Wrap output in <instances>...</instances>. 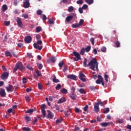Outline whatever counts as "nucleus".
Returning <instances> with one entry per match:
<instances>
[{
    "mask_svg": "<svg viewBox=\"0 0 131 131\" xmlns=\"http://www.w3.org/2000/svg\"><path fill=\"white\" fill-rule=\"evenodd\" d=\"M70 98L72 99V100H75V99H76V95L74 93L70 94Z\"/></svg>",
    "mask_w": 131,
    "mask_h": 131,
    "instance_id": "4be33fe9",
    "label": "nucleus"
},
{
    "mask_svg": "<svg viewBox=\"0 0 131 131\" xmlns=\"http://www.w3.org/2000/svg\"><path fill=\"white\" fill-rule=\"evenodd\" d=\"M16 22L19 27H23V25L22 24V21L21 20V18L20 17H17L16 19Z\"/></svg>",
    "mask_w": 131,
    "mask_h": 131,
    "instance_id": "1a4fd4ad",
    "label": "nucleus"
},
{
    "mask_svg": "<svg viewBox=\"0 0 131 131\" xmlns=\"http://www.w3.org/2000/svg\"><path fill=\"white\" fill-rule=\"evenodd\" d=\"M85 77V75L82 73L81 72H79V79L82 81H85V78H83Z\"/></svg>",
    "mask_w": 131,
    "mask_h": 131,
    "instance_id": "39448f33",
    "label": "nucleus"
},
{
    "mask_svg": "<svg viewBox=\"0 0 131 131\" xmlns=\"http://www.w3.org/2000/svg\"><path fill=\"white\" fill-rule=\"evenodd\" d=\"M42 13V11L40 10H37V14H38V15H41Z\"/></svg>",
    "mask_w": 131,
    "mask_h": 131,
    "instance_id": "052dcab7",
    "label": "nucleus"
},
{
    "mask_svg": "<svg viewBox=\"0 0 131 131\" xmlns=\"http://www.w3.org/2000/svg\"><path fill=\"white\" fill-rule=\"evenodd\" d=\"M38 45L39 44H37V43H34L33 45L34 48H35V49H38V50H39V51H40L42 49V46H39Z\"/></svg>",
    "mask_w": 131,
    "mask_h": 131,
    "instance_id": "2eb2a0df",
    "label": "nucleus"
},
{
    "mask_svg": "<svg viewBox=\"0 0 131 131\" xmlns=\"http://www.w3.org/2000/svg\"><path fill=\"white\" fill-rule=\"evenodd\" d=\"M88 59L86 58H84L83 60V66L84 67H88Z\"/></svg>",
    "mask_w": 131,
    "mask_h": 131,
    "instance_id": "b1692460",
    "label": "nucleus"
},
{
    "mask_svg": "<svg viewBox=\"0 0 131 131\" xmlns=\"http://www.w3.org/2000/svg\"><path fill=\"white\" fill-rule=\"evenodd\" d=\"M99 63L97 61L96 58H93L88 64V67H90V69L93 71H99Z\"/></svg>",
    "mask_w": 131,
    "mask_h": 131,
    "instance_id": "f257e3e1",
    "label": "nucleus"
},
{
    "mask_svg": "<svg viewBox=\"0 0 131 131\" xmlns=\"http://www.w3.org/2000/svg\"><path fill=\"white\" fill-rule=\"evenodd\" d=\"M37 43L38 45H42V41H41V40H37Z\"/></svg>",
    "mask_w": 131,
    "mask_h": 131,
    "instance_id": "680f3d73",
    "label": "nucleus"
},
{
    "mask_svg": "<svg viewBox=\"0 0 131 131\" xmlns=\"http://www.w3.org/2000/svg\"><path fill=\"white\" fill-rule=\"evenodd\" d=\"M110 111V109L108 107H106V108H104L103 113L106 114L108 113Z\"/></svg>",
    "mask_w": 131,
    "mask_h": 131,
    "instance_id": "c85d7f7f",
    "label": "nucleus"
},
{
    "mask_svg": "<svg viewBox=\"0 0 131 131\" xmlns=\"http://www.w3.org/2000/svg\"><path fill=\"white\" fill-rule=\"evenodd\" d=\"M103 79H104L103 78V77H102V76L99 75L98 79L96 80V83H97V84H100V83H101L102 82V81H103Z\"/></svg>",
    "mask_w": 131,
    "mask_h": 131,
    "instance_id": "6e6552de",
    "label": "nucleus"
},
{
    "mask_svg": "<svg viewBox=\"0 0 131 131\" xmlns=\"http://www.w3.org/2000/svg\"><path fill=\"white\" fill-rule=\"evenodd\" d=\"M7 10H8V7L7 6V5H4L2 6L3 12H5V11H7Z\"/></svg>",
    "mask_w": 131,
    "mask_h": 131,
    "instance_id": "5701e85b",
    "label": "nucleus"
},
{
    "mask_svg": "<svg viewBox=\"0 0 131 131\" xmlns=\"http://www.w3.org/2000/svg\"><path fill=\"white\" fill-rule=\"evenodd\" d=\"M61 92L62 94H67L68 91H67V89L63 88V89L61 91Z\"/></svg>",
    "mask_w": 131,
    "mask_h": 131,
    "instance_id": "58836bf2",
    "label": "nucleus"
},
{
    "mask_svg": "<svg viewBox=\"0 0 131 131\" xmlns=\"http://www.w3.org/2000/svg\"><path fill=\"white\" fill-rule=\"evenodd\" d=\"M55 88H56V90H60V89L61 88V84H58L57 86L55 87Z\"/></svg>",
    "mask_w": 131,
    "mask_h": 131,
    "instance_id": "09e8293b",
    "label": "nucleus"
},
{
    "mask_svg": "<svg viewBox=\"0 0 131 131\" xmlns=\"http://www.w3.org/2000/svg\"><path fill=\"white\" fill-rule=\"evenodd\" d=\"M24 4V7L25 9H28L29 8V6H30V3H29V2L25 1L23 3Z\"/></svg>",
    "mask_w": 131,
    "mask_h": 131,
    "instance_id": "f8f14e48",
    "label": "nucleus"
},
{
    "mask_svg": "<svg viewBox=\"0 0 131 131\" xmlns=\"http://www.w3.org/2000/svg\"><path fill=\"white\" fill-rule=\"evenodd\" d=\"M73 10H74V8L72 6H70L68 9V12L71 13V12H73Z\"/></svg>",
    "mask_w": 131,
    "mask_h": 131,
    "instance_id": "bb28decb",
    "label": "nucleus"
},
{
    "mask_svg": "<svg viewBox=\"0 0 131 131\" xmlns=\"http://www.w3.org/2000/svg\"><path fill=\"white\" fill-rule=\"evenodd\" d=\"M46 19H47V16H46V15H45V14H43V15H42L43 21L46 20Z\"/></svg>",
    "mask_w": 131,
    "mask_h": 131,
    "instance_id": "338daca9",
    "label": "nucleus"
},
{
    "mask_svg": "<svg viewBox=\"0 0 131 131\" xmlns=\"http://www.w3.org/2000/svg\"><path fill=\"white\" fill-rule=\"evenodd\" d=\"M82 10H83V9H82L81 7L79 8V12L80 14H82V13H83V11Z\"/></svg>",
    "mask_w": 131,
    "mask_h": 131,
    "instance_id": "13d9d810",
    "label": "nucleus"
},
{
    "mask_svg": "<svg viewBox=\"0 0 131 131\" xmlns=\"http://www.w3.org/2000/svg\"><path fill=\"white\" fill-rule=\"evenodd\" d=\"M92 48L91 47V46H88V47H86L85 49V52H86V53H89V52H90V51H91V49Z\"/></svg>",
    "mask_w": 131,
    "mask_h": 131,
    "instance_id": "473e14b6",
    "label": "nucleus"
},
{
    "mask_svg": "<svg viewBox=\"0 0 131 131\" xmlns=\"http://www.w3.org/2000/svg\"><path fill=\"white\" fill-rule=\"evenodd\" d=\"M5 55L7 57H12V54L9 51H6L5 52Z\"/></svg>",
    "mask_w": 131,
    "mask_h": 131,
    "instance_id": "cd10ccee",
    "label": "nucleus"
},
{
    "mask_svg": "<svg viewBox=\"0 0 131 131\" xmlns=\"http://www.w3.org/2000/svg\"><path fill=\"white\" fill-rule=\"evenodd\" d=\"M118 122L119 123H123V119H119L118 120Z\"/></svg>",
    "mask_w": 131,
    "mask_h": 131,
    "instance_id": "bf43d9fd",
    "label": "nucleus"
},
{
    "mask_svg": "<svg viewBox=\"0 0 131 131\" xmlns=\"http://www.w3.org/2000/svg\"><path fill=\"white\" fill-rule=\"evenodd\" d=\"M23 130L24 131H30V128L24 127L23 128Z\"/></svg>",
    "mask_w": 131,
    "mask_h": 131,
    "instance_id": "79ce46f5",
    "label": "nucleus"
},
{
    "mask_svg": "<svg viewBox=\"0 0 131 131\" xmlns=\"http://www.w3.org/2000/svg\"><path fill=\"white\" fill-rule=\"evenodd\" d=\"M72 19H73V16L72 15H70L67 17L66 20L67 22H70Z\"/></svg>",
    "mask_w": 131,
    "mask_h": 131,
    "instance_id": "aec40b11",
    "label": "nucleus"
},
{
    "mask_svg": "<svg viewBox=\"0 0 131 131\" xmlns=\"http://www.w3.org/2000/svg\"><path fill=\"white\" fill-rule=\"evenodd\" d=\"M79 92L80 93V94H84L85 93V91L83 89H80Z\"/></svg>",
    "mask_w": 131,
    "mask_h": 131,
    "instance_id": "37998d69",
    "label": "nucleus"
},
{
    "mask_svg": "<svg viewBox=\"0 0 131 131\" xmlns=\"http://www.w3.org/2000/svg\"><path fill=\"white\" fill-rule=\"evenodd\" d=\"M25 99L26 100V101H28V102L30 101V97H29V96H26L25 97Z\"/></svg>",
    "mask_w": 131,
    "mask_h": 131,
    "instance_id": "8fccbe9b",
    "label": "nucleus"
},
{
    "mask_svg": "<svg viewBox=\"0 0 131 131\" xmlns=\"http://www.w3.org/2000/svg\"><path fill=\"white\" fill-rule=\"evenodd\" d=\"M88 109H89V105H86L83 108V110L84 111L86 112V111H88Z\"/></svg>",
    "mask_w": 131,
    "mask_h": 131,
    "instance_id": "864d4df0",
    "label": "nucleus"
},
{
    "mask_svg": "<svg viewBox=\"0 0 131 131\" xmlns=\"http://www.w3.org/2000/svg\"><path fill=\"white\" fill-rule=\"evenodd\" d=\"M100 105V103H95L94 104V111L95 112H99V111L100 110V107H99V106Z\"/></svg>",
    "mask_w": 131,
    "mask_h": 131,
    "instance_id": "423d86ee",
    "label": "nucleus"
},
{
    "mask_svg": "<svg viewBox=\"0 0 131 131\" xmlns=\"http://www.w3.org/2000/svg\"><path fill=\"white\" fill-rule=\"evenodd\" d=\"M20 70V71H24L25 68L24 66H23V64L22 62H17L15 66V67L14 68V69L13 70V72L15 73L17 70Z\"/></svg>",
    "mask_w": 131,
    "mask_h": 131,
    "instance_id": "f03ea898",
    "label": "nucleus"
},
{
    "mask_svg": "<svg viewBox=\"0 0 131 131\" xmlns=\"http://www.w3.org/2000/svg\"><path fill=\"white\" fill-rule=\"evenodd\" d=\"M67 77L69 79H72V80H76V76L73 74L68 75Z\"/></svg>",
    "mask_w": 131,
    "mask_h": 131,
    "instance_id": "9b49d317",
    "label": "nucleus"
},
{
    "mask_svg": "<svg viewBox=\"0 0 131 131\" xmlns=\"http://www.w3.org/2000/svg\"><path fill=\"white\" fill-rule=\"evenodd\" d=\"M90 41L93 46L95 45V38H94L93 37L91 38L90 39Z\"/></svg>",
    "mask_w": 131,
    "mask_h": 131,
    "instance_id": "4c0bfd02",
    "label": "nucleus"
},
{
    "mask_svg": "<svg viewBox=\"0 0 131 131\" xmlns=\"http://www.w3.org/2000/svg\"><path fill=\"white\" fill-rule=\"evenodd\" d=\"M89 88L91 91H95V90H96V87L94 86H90Z\"/></svg>",
    "mask_w": 131,
    "mask_h": 131,
    "instance_id": "4d7b16f0",
    "label": "nucleus"
},
{
    "mask_svg": "<svg viewBox=\"0 0 131 131\" xmlns=\"http://www.w3.org/2000/svg\"><path fill=\"white\" fill-rule=\"evenodd\" d=\"M63 65H64V62H63V61H60L58 64L59 67L62 68L63 67Z\"/></svg>",
    "mask_w": 131,
    "mask_h": 131,
    "instance_id": "a19ab883",
    "label": "nucleus"
},
{
    "mask_svg": "<svg viewBox=\"0 0 131 131\" xmlns=\"http://www.w3.org/2000/svg\"><path fill=\"white\" fill-rule=\"evenodd\" d=\"M4 24L6 26H9L10 25V21H4Z\"/></svg>",
    "mask_w": 131,
    "mask_h": 131,
    "instance_id": "69168bd1",
    "label": "nucleus"
},
{
    "mask_svg": "<svg viewBox=\"0 0 131 131\" xmlns=\"http://www.w3.org/2000/svg\"><path fill=\"white\" fill-rule=\"evenodd\" d=\"M85 52V49L84 48H83L81 49V50L80 51V54L81 55H84Z\"/></svg>",
    "mask_w": 131,
    "mask_h": 131,
    "instance_id": "7c9ffc66",
    "label": "nucleus"
},
{
    "mask_svg": "<svg viewBox=\"0 0 131 131\" xmlns=\"http://www.w3.org/2000/svg\"><path fill=\"white\" fill-rule=\"evenodd\" d=\"M32 38L31 36H28L25 37V41L26 42H27V43H30L31 42Z\"/></svg>",
    "mask_w": 131,
    "mask_h": 131,
    "instance_id": "9d476101",
    "label": "nucleus"
},
{
    "mask_svg": "<svg viewBox=\"0 0 131 131\" xmlns=\"http://www.w3.org/2000/svg\"><path fill=\"white\" fill-rule=\"evenodd\" d=\"M110 124H112V122H103L101 124V126L106 127V126H109Z\"/></svg>",
    "mask_w": 131,
    "mask_h": 131,
    "instance_id": "ddd939ff",
    "label": "nucleus"
},
{
    "mask_svg": "<svg viewBox=\"0 0 131 131\" xmlns=\"http://www.w3.org/2000/svg\"><path fill=\"white\" fill-rule=\"evenodd\" d=\"M45 108H46V105L42 104L41 106V110L43 115H42L41 116L43 118L46 117V110H45Z\"/></svg>",
    "mask_w": 131,
    "mask_h": 131,
    "instance_id": "7ed1b4c3",
    "label": "nucleus"
},
{
    "mask_svg": "<svg viewBox=\"0 0 131 131\" xmlns=\"http://www.w3.org/2000/svg\"><path fill=\"white\" fill-rule=\"evenodd\" d=\"M0 95L1 97H5L6 96V91H5V89L0 90Z\"/></svg>",
    "mask_w": 131,
    "mask_h": 131,
    "instance_id": "a211bd4d",
    "label": "nucleus"
},
{
    "mask_svg": "<svg viewBox=\"0 0 131 131\" xmlns=\"http://www.w3.org/2000/svg\"><path fill=\"white\" fill-rule=\"evenodd\" d=\"M104 79L105 80V82H108V75L104 74Z\"/></svg>",
    "mask_w": 131,
    "mask_h": 131,
    "instance_id": "c9c22d12",
    "label": "nucleus"
},
{
    "mask_svg": "<svg viewBox=\"0 0 131 131\" xmlns=\"http://www.w3.org/2000/svg\"><path fill=\"white\" fill-rule=\"evenodd\" d=\"M36 38L37 40H39V39H40V35L39 34L36 35Z\"/></svg>",
    "mask_w": 131,
    "mask_h": 131,
    "instance_id": "e2e57ef3",
    "label": "nucleus"
},
{
    "mask_svg": "<svg viewBox=\"0 0 131 131\" xmlns=\"http://www.w3.org/2000/svg\"><path fill=\"white\" fill-rule=\"evenodd\" d=\"M49 23L50 25H52L54 24L55 23L54 22V20H53V19H49Z\"/></svg>",
    "mask_w": 131,
    "mask_h": 131,
    "instance_id": "3c124183",
    "label": "nucleus"
},
{
    "mask_svg": "<svg viewBox=\"0 0 131 131\" xmlns=\"http://www.w3.org/2000/svg\"><path fill=\"white\" fill-rule=\"evenodd\" d=\"M27 82V78L26 77L23 78V83H26Z\"/></svg>",
    "mask_w": 131,
    "mask_h": 131,
    "instance_id": "de8ad7c7",
    "label": "nucleus"
},
{
    "mask_svg": "<svg viewBox=\"0 0 131 131\" xmlns=\"http://www.w3.org/2000/svg\"><path fill=\"white\" fill-rule=\"evenodd\" d=\"M101 51L102 52V53H105L106 51H107V49L105 47H102L101 48Z\"/></svg>",
    "mask_w": 131,
    "mask_h": 131,
    "instance_id": "72a5a7b5",
    "label": "nucleus"
},
{
    "mask_svg": "<svg viewBox=\"0 0 131 131\" xmlns=\"http://www.w3.org/2000/svg\"><path fill=\"white\" fill-rule=\"evenodd\" d=\"M62 121V118L58 119L56 120V123H61V122Z\"/></svg>",
    "mask_w": 131,
    "mask_h": 131,
    "instance_id": "603ef678",
    "label": "nucleus"
},
{
    "mask_svg": "<svg viewBox=\"0 0 131 131\" xmlns=\"http://www.w3.org/2000/svg\"><path fill=\"white\" fill-rule=\"evenodd\" d=\"M88 7L89 6H88V5L84 4L82 6V8L83 9V10H86V9L88 8Z\"/></svg>",
    "mask_w": 131,
    "mask_h": 131,
    "instance_id": "49530a36",
    "label": "nucleus"
},
{
    "mask_svg": "<svg viewBox=\"0 0 131 131\" xmlns=\"http://www.w3.org/2000/svg\"><path fill=\"white\" fill-rule=\"evenodd\" d=\"M22 17H23L25 19H28L29 16L27 14H23Z\"/></svg>",
    "mask_w": 131,
    "mask_h": 131,
    "instance_id": "c03bdc74",
    "label": "nucleus"
},
{
    "mask_svg": "<svg viewBox=\"0 0 131 131\" xmlns=\"http://www.w3.org/2000/svg\"><path fill=\"white\" fill-rule=\"evenodd\" d=\"M126 128L127 129H130L131 130V125H127L126 126Z\"/></svg>",
    "mask_w": 131,
    "mask_h": 131,
    "instance_id": "774afa93",
    "label": "nucleus"
},
{
    "mask_svg": "<svg viewBox=\"0 0 131 131\" xmlns=\"http://www.w3.org/2000/svg\"><path fill=\"white\" fill-rule=\"evenodd\" d=\"M77 4L78 5H82V4H83V1H82V0H78L77 1Z\"/></svg>",
    "mask_w": 131,
    "mask_h": 131,
    "instance_id": "a18cd8bd",
    "label": "nucleus"
},
{
    "mask_svg": "<svg viewBox=\"0 0 131 131\" xmlns=\"http://www.w3.org/2000/svg\"><path fill=\"white\" fill-rule=\"evenodd\" d=\"M53 81L54 82H56V83L60 82V81H59V79L56 78V76H54V77L53 79Z\"/></svg>",
    "mask_w": 131,
    "mask_h": 131,
    "instance_id": "f704fd0d",
    "label": "nucleus"
},
{
    "mask_svg": "<svg viewBox=\"0 0 131 131\" xmlns=\"http://www.w3.org/2000/svg\"><path fill=\"white\" fill-rule=\"evenodd\" d=\"M25 119L26 121L28 122V121H30V120H31V118L29 116H26L25 117Z\"/></svg>",
    "mask_w": 131,
    "mask_h": 131,
    "instance_id": "ea45409f",
    "label": "nucleus"
},
{
    "mask_svg": "<svg viewBox=\"0 0 131 131\" xmlns=\"http://www.w3.org/2000/svg\"><path fill=\"white\" fill-rule=\"evenodd\" d=\"M41 31V27H37L36 29V32H40Z\"/></svg>",
    "mask_w": 131,
    "mask_h": 131,
    "instance_id": "c756f323",
    "label": "nucleus"
},
{
    "mask_svg": "<svg viewBox=\"0 0 131 131\" xmlns=\"http://www.w3.org/2000/svg\"><path fill=\"white\" fill-rule=\"evenodd\" d=\"M9 77V73L7 72H4L1 76L2 79H7Z\"/></svg>",
    "mask_w": 131,
    "mask_h": 131,
    "instance_id": "0eeeda50",
    "label": "nucleus"
},
{
    "mask_svg": "<svg viewBox=\"0 0 131 131\" xmlns=\"http://www.w3.org/2000/svg\"><path fill=\"white\" fill-rule=\"evenodd\" d=\"M64 102H66V99L65 97H63L60 99L57 102V104H61L62 103H64Z\"/></svg>",
    "mask_w": 131,
    "mask_h": 131,
    "instance_id": "4468645a",
    "label": "nucleus"
},
{
    "mask_svg": "<svg viewBox=\"0 0 131 131\" xmlns=\"http://www.w3.org/2000/svg\"><path fill=\"white\" fill-rule=\"evenodd\" d=\"M13 89V85L9 84L8 86L6 87L7 91L9 93V92H12V89Z\"/></svg>",
    "mask_w": 131,
    "mask_h": 131,
    "instance_id": "6ab92c4d",
    "label": "nucleus"
},
{
    "mask_svg": "<svg viewBox=\"0 0 131 131\" xmlns=\"http://www.w3.org/2000/svg\"><path fill=\"white\" fill-rule=\"evenodd\" d=\"M49 60L52 63H55L57 60V58L55 57L52 56L49 58Z\"/></svg>",
    "mask_w": 131,
    "mask_h": 131,
    "instance_id": "412c9836",
    "label": "nucleus"
},
{
    "mask_svg": "<svg viewBox=\"0 0 131 131\" xmlns=\"http://www.w3.org/2000/svg\"><path fill=\"white\" fill-rule=\"evenodd\" d=\"M38 66V68H39V69H42V64H41V63H39L37 64Z\"/></svg>",
    "mask_w": 131,
    "mask_h": 131,
    "instance_id": "6e6d98bb",
    "label": "nucleus"
},
{
    "mask_svg": "<svg viewBox=\"0 0 131 131\" xmlns=\"http://www.w3.org/2000/svg\"><path fill=\"white\" fill-rule=\"evenodd\" d=\"M33 111H34V110L33 109L28 110L26 112V113H29L30 114H31V113H32L33 112Z\"/></svg>",
    "mask_w": 131,
    "mask_h": 131,
    "instance_id": "2f4dec72",
    "label": "nucleus"
},
{
    "mask_svg": "<svg viewBox=\"0 0 131 131\" xmlns=\"http://www.w3.org/2000/svg\"><path fill=\"white\" fill-rule=\"evenodd\" d=\"M85 3L88 5H92L94 3V0H85Z\"/></svg>",
    "mask_w": 131,
    "mask_h": 131,
    "instance_id": "393cba45",
    "label": "nucleus"
},
{
    "mask_svg": "<svg viewBox=\"0 0 131 131\" xmlns=\"http://www.w3.org/2000/svg\"><path fill=\"white\" fill-rule=\"evenodd\" d=\"M36 74L37 75L35 74H34L35 78H38V76H40V75H41V73H40V72L38 70L36 71Z\"/></svg>",
    "mask_w": 131,
    "mask_h": 131,
    "instance_id": "f3484780",
    "label": "nucleus"
},
{
    "mask_svg": "<svg viewBox=\"0 0 131 131\" xmlns=\"http://www.w3.org/2000/svg\"><path fill=\"white\" fill-rule=\"evenodd\" d=\"M116 45L117 46V48H119V47H120V42H119V41H117L116 42Z\"/></svg>",
    "mask_w": 131,
    "mask_h": 131,
    "instance_id": "0e129e2a",
    "label": "nucleus"
},
{
    "mask_svg": "<svg viewBox=\"0 0 131 131\" xmlns=\"http://www.w3.org/2000/svg\"><path fill=\"white\" fill-rule=\"evenodd\" d=\"M84 22V20L83 19H80L79 21V23L78 24L79 26H82V24H83V23Z\"/></svg>",
    "mask_w": 131,
    "mask_h": 131,
    "instance_id": "e433bc0d",
    "label": "nucleus"
},
{
    "mask_svg": "<svg viewBox=\"0 0 131 131\" xmlns=\"http://www.w3.org/2000/svg\"><path fill=\"white\" fill-rule=\"evenodd\" d=\"M27 68L28 69H29V70H31L32 71V70H33V68H32V67H31V66H29V65L27 66Z\"/></svg>",
    "mask_w": 131,
    "mask_h": 131,
    "instance_id": "5fc2aeb1",
    "label": "nucleus"
},
{
    "mask_svg": "<svg viewBox=\"0 0 131 131\" xmlns=\"http://www.w3.org/2000/svg\"><path fill=\"white\" fill-rule=\"evenodd\" d=\"M72 27L73 28H77V27H79V25H78V23H75L72 25Z\"/></svg>",
    "mask_w": 131,
    "mask_h": 131,
    "instance_id": "a878e982",
    "label": "nucleus"
},
{
    "mask_svg": "<svg viewBox=\"0 0 131 131\" xmlns=\"http://www.w3.org/2000/svg\"><path fill=\"white\" fill-rule=\"evenodd\" d=\"M47 112L48 113V116L49 118H50L51 119H53L54 118V114H53L51 111H47Z\"/></svg>",
    "mask_w": 131,
    "mask_h": 131,
    "instance_id": "dca6fc26",
    "label": "nucleus"
},
{
    "mask_svg": "<svg viewBox=\"0 0 131 131\" xmlns=\"http://www.w3.org/2000/svg\"><path fill=\"white\" fill-rule=\"evenodd\" d=\"M73 55L76 57V60L75 61H79V60H81V58L80 57V54L78 53V52H76L75 51L73 52Z\"/></svg>",
    "mask_w": 131,
    "mask_h": 131,
    "instance_id": "20e7f679",
    "label": "nucleus"
}]
</instances>
